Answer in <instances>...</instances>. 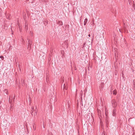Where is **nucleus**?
I'll return each mask as SVG.
<instances>
[{
    "label": "nucleus",
    "instance_id": "1a4fd4ad",
    "mask_svg": "<svg viewBox=\"0 0 135 135\" xmlns=\"http://www.w3.org/2000/svg\"><path fill=\"white\" fill-rule=\"evenodd\" d=\"M88 36L89 37H90V34H89V35H88Z\"/></svg>",
    "mask_w": 135,
    "mask_h": 135
},
{
    "label": "nucleus",
    "instance_id": "6e6552de",
    "mask_svg": "<svg viewBox=\"0 0 135 135\" xmlns=\"http://www.w3.org/2000/svg\"><path fill=\"white\" fill-rule=\"evenodd\" d=\"M113 114L114 115H115V112H114V110L113 111Z\"/></svg>",
    "mask_w": 135,
    "mask_h": 135
},
{
    "label": "nucleus",
    "instance_id": "0eeeda50",
    "mask_svg": "<svg viewBox=\"0 0 135 135\" xmlns=\"http://www.w3.org/2000/svg\"><path fill=\"white\" fill-rule=\"evenodd\" d=\"M0 57L1 59H2V60L3 59H4V57L3 56H1Z\"/></svg>",
    "mask_w": 135,
    "mask_h": 135
},
{
    "label": "nucleus",
    "instance_id": "f03ea898",
    "mask_svg": "<svg viewBox=\"0 0 135 135\" xmlns=\"http://www.w3.org/2000/svg\"><path fill=\"white\" fill-rule=\"evenodd\" d=\"M87 21H88V20H87V18L85 19V20H84V25H86L87 22Z\"/></svg>",
    "mask_w": 135,
    "mask_h": 135
},
{
    "label": "nucleus",
    "instance_id": "20e7f679",
    "mask_svg": "<svg viewBox=\"0 0 135 135\" xmlns=\"http://www.w3.org/2000/svg\"><path fill=\"white\" fill-rule=\"evenodd\" d=\"M134 86H133V88L135 90V80H134Z\"/></svg>",
    "mask_w": 135,
    "mask_h": 135
},
{
    "label": "nucleus",
    "instance_id": "39448f33",
    "mask_svg": "<svg viewBox=\"0 0 135 135\" xmlns=\"http://www.w3.org/2000/svg\"><path fill=\"white\" fill-rule=\"evenodd\" d=\"M29 44L30 46H31V45L32 44L31 42H29Z\"/></svg>",
    "mask_w": 135,
    "mask_h": 135
},
{
    "label": "nucleus",
    "instance_id": "f257e3e1",
    "mask_svg": "<svg viewBox=\"0 0 135 135\" xmlns=\"http://www.w3.org/2000/svg\"><path fill=\"white\" fill-rule=\"evenodd\" d=\"M112 106L114 107H116L117 105V103L116 100H113L112 101Z\"/></svg>",
    "mask_w": 135,
    "mask_h": 135
},
{
    "label": "nucleus",
    "instance_id": "7ed1b4c3",
    "mask_svg": "<svg viewBox=\"0 0 135 135\" xmlns=\"http://www.w3.org/2000/svg\"><path fill=\"white\" fill-rule=\"evenodd\" d=\"M117 94V91L116 90H114L113 91V94L114 95H116Z\"/></svg>",
    "mask_w": 135,
    "mask_h": 135
},
{
    "label": "nucleus",
    "instance_id": "423d86ee",
    "mask_svg": "<svg viewBox=\"0 0 135 135\" xmlns=\"http://www.w3.org/2000/svg\"><path fill=\"white\" fill-rule=\"evenodd\" d=\"M64 89H66V88L65 86V85L64 84Z\"/></svg>",
    "mask_w": 135,
    "mask_h": 135
}]
</instances>
